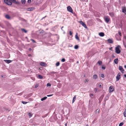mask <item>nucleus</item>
Returning a JSON list of instances; mask_svg holds the SVG:
<instances>
[{
    "mask_svg": "<svg viewBox=\"0 0 126 126\" xmlns=\"http://www.w3.org/2000/svg\"><path fill=\"white\" fill-rule=\"evenodd\" d=\"M104 19L107 23H110V20L109 16H105L104 17Z\"/></svg>",
    "mask_w": 126,
    "mask_h": 126,
    "instance_id": "f257e3e1",
    "label": "nucleus"
},
{
    "mask_svg": "<svg viewBox=\"0 0 126 126\" xmlns=\"http://www.w3.org/2000/svg\"><path fill=\"white\" fill-rule=\"evenodd\" d=\"M121 48V47L119 45H118L117 47H115V52L117 54H119L121 52V51L120 49Z\"/></svg>",
    "mask_w": 126,
    "mask_h": 126,
    "instance_id": "f03ea898",
    "label": "nucleus"
},
{
    "mask_svg": "<svg viewBox=\"0 0 126 126\" xmlns=\"http://www.w3.org/2000/svg\"><path fill=\"white\" fill-rule=\"evenodd\" d=\"M114 90V88L113 86H110L109 88V91L110 93L113 92Z\"/></svg>",
    "mask_w": 126,
    "mask_h": 126,
    "instance_id": "7ed1b4c3",
    "label": "nucleus"
},
{
    "mask_svg": "<svg viewBox=\"0 0 126 126\" xmlns=\"http://www.w3.org/2000/svg\"><path fill=\"white\" fill-rule=\"evenodd\" d=\"M4 2L7 4L9 5H11L12 4V2L8 0H4Z\"/></svg>",
    "mask_w": 126,
    "mask_h": 126,
    "instance_id": "20e7f679",
    "label": "nucleus"
},
{
    "mask_svg": "<svg viewBox=\"0 0 126 126\" xmlns=\"http://www.w3.org/2000/svg\"><path fill=\"white\" fill-rule=\"evenodd\" d=\"M67 10L68 11L73 13V10L70 6H68L67 7Z\"/></svg>",
    "mask_w": 126,
    "mask_h": 126,
    "instance_id": "39448f33",
    "label": "nucleus"
},
{
    "mask_svg": "<svg viewBox=\"0 0 126 126\" xmlns=\"http://www.w3.org/2000/svg\"><path fill=\"white\" fill-rule=\"evenodd\" d=\"M81 24L83 27L85 28H87V27L86 26V24L84 23V22L82 21H80L79 22Z\"/></svg>",
    "mask_w": 126,
    "mask_h": 126,
    "instance_id": "423d86ee",
    "label": "nucleus"
},
{
    "mask_svg": "<svg viewBox=\"0 0 126 126\" xmlns=\"http://www.w3.org/2000/svg\"><path fill=\"white\" fill-rule=\"evenodd\" d=\"M120 74V73H119L116 77V81H118L121 78Z\"/></svg>",
    "mask_w": 126,
    "mask_h": 126,
    "instance_id": "0eeeda50",
    "label": "nucleus"
},
{
    "mask_svg": "<svg viewBox=\"0 0 126 126\" xmlns=\"http://www.w3.org/2000/svg\"><path fill=\"white\" fill-rule=\"evenodd\" d=\"M122 10L123 12L125 13H126V7L123 6L122 7Z\"/></svg>",
    "mask_w": 126,
    "mask_h": 126,
    "instance_id": "6e6552de",
    "label": "nucleus"
},
{
    "mask_svg": "<svg viewBox=\"0 0 126 126\" xmlns=\"http://www.w3.org/2000/svg\"><path fill=\"white\" fill-rule=\"evenodd\" d=\"M119 70L121 71V72L122 73H123V72L124 71V70L123 68L121 66H119Z\"/></svg>",
    "mask_w": 126,
    "mask_h": 126,
    "instance_id": "1a4fd4ad",
    "label": "nucleus"
},
{
    "mask_svg": "<svg viewBox=\"0 0 126 126\" xmlns=\"http://www.w3.org/2000/svg\"><path fill=\"white\" fill-rule=\"evenodd\" d=\"M35 9V8L34 7H32L30 8H28L27 9V10L28 11H32L34 10Z\"/></svg>",
    "mask_w": 126,
    "mask_h": 126,
    "instance_id": "9d476101",
    "label": "nucleus"
},
{
    "mask_svg": "<svg viewBox=\"0 0 126 126\" xmlns=\"http://www.w3.org/2000/svg\"><path fill=\"white\" fill-rule=\"evenodd\" d=\"M40 65L42 66H46V64L44 62H41L40 63Z\"/></svg>",
    "mask_w": 126,
    "mask_h": 126,
    "instance_id": "9b49d317",
    "label": "nucleus"
},
{
    "mask_svg": "<svg viewBox=\"0 0 126 126\" xmlns=\"http://www.w3.org/2000/svg\"><path fill=\"white\" fill-rule=\"evenodd\" d=\"M114 62L116 64H117L118 62V58H116L114 59Z\"/></svg>",
    "mask_w": 126,
    "mask_h": 126,
    "instance_id": "f8f14e48",
    "label": "nucleus"
},
{
    "mask_svg": "<svg viewBox=\"0 0 126 126\" xmlns=\"http://www.w3.org/2000/svg\"><path fill=\"white\" fill-rule=\"evenodd\" d=\"M108 42L112 44L113 43V41L112 39H109L107 40Z\"/></svg>",
    "mask_w": 126,
    "mask_h": 126,
    "instance_id": "ddd939ff",
    "label": "nucleus"
},
{
    "mask_svg": "<svg viewBox=\"0 0 126 126\" xmlns=\"http://www.w3.org/2000/svg\"><path fill=\"white\" fill-rule=\"evenodd\" d=\"M78 34L77 33H76V35L75 36V38L77 39L79 41L80 39L79 37L78 36Z\"/></svg>",
    "mask_w": 126,
    "mask_h": 126,
    "instance_id": "4468645a",
    "label": "nucleus"
},
{
    "mask_svg": "<svg viewBox=\"0 0 126 126\" xmlns=\"http://www.w3.org/2000/svg\"><path fill=\"white\" fill-rule=\"evenodd\" d=\"M4 61L6 63H9L12 62V61L9 60H4Z\"/></svg>",
    "mask_w": 126,
    "mask_h": 126,
    "instance_id": "2eb2a0df",
    "label": "nucleus"
},
{
    "mask_svg": "<svg viewBox=\"0 0 126 126\" xmlns=\"http://www.w3.org/2000/svg\"><path fill=\"white\" fill-rule=\"evenodd\" d=\"M5 18L8 19H11V17L10 16L8 15H6L5 16Z\"/></svg>",
    "mask_w": 126,
    "mask_h": 126,
    "instance_id": "dca6fc26",
    "label": "nucleus"
},
{
    "mask_svg": "<svg viewBox=\"0 0 126 126\" xmlns=\"http://www.w3.org/2000/svg\"><path fill=\"white\" fill-rule=\"evenodd\" d=\"M99 34L100 36L101 37L103 36L104 35V33L102 32L99 33Z\"/></svg>",
    "mask_w": 126,
    "mask_h": 126,
    "instance_id": "f3484780",
    "label": "nucleus"
},
{
    "mask_svg": "<svg viewBox=\"0 0 126 126\" xmlns=\"http://www.w3.org/2000/svg\"><path fill=\"white\" fill-rule=\"evenodd\" d=\"M104 95V94L102 95L99 98V100H100L101 101L102 100V99H103Z\"/></svg>",
    "mask_w": 126,
    "mask_h": 126,
    "instance_id": "a211bd4d",
    "label": "nucleus"
},
{
    "mask_svg": "<svg viewBox=\"0 0 126 126\" xmlns=\"http://www.w3.org/2000/svg\"><path fill=\"white\" fill-rule=\"evenodd\" d=\"M76 97V95H75L74 96V97H73V101H72V103H73L75 101Z\"/></svg>",
    "mask_w": 126,
    "mask_h": 126,
    "instance_id": "6ab92c4d",
    "label": "nucleus"
},
{
    "mask_svg": "<svg viewBox=\"0 0 126 126\" xmlns=\"http://www.w3.org/2000/svg\"><path fill=\"white\" fill-rule=\"evenodd\" d=\"M21 30L22 32H24L26 33L27 32V31L24 29H21Z\"/></svg>",
    "mask_w": 126,
    "mask_h": 126,
    "instance_id": "aec40b11",
    "label": "nucleus"
},
{
    "mask_svg": "<svg viewBox=\"0 0 126 126\" xmlns=\"http://www.w3.org/2000/svg\"><path fill=\"white\" fill-rule=\"evenodd\" d=\"M109 14L112 17L114 16V14L113 13L111 12H109Z\"/></svg>",
    "mask_w": 126,
    "mask_h": 126,
    "instance_id": "412c9836",
    "label": "nucleus"
},
{
    "mask_svg": "<svg viewBox=\"0 0 126 126\" xmlns=\"http://www.w3.org/2000/svg\"><path fill=\"white\" fill-rule=\"evenodd\" d=\"M97 78V76L95 74L93 76V78L94 79H96Z\"/></svg>",
    "mask_w": 126,
    "mask_h": 126,
    "instance_id": "4be33fe9",
    "label": "nucleus"
},
{
    "mask_svg": "<svg viewBox=\"0 0 126 126\" xmlns=\"http://www.w3.org/2000/svg\"><path fill=\"white\" fill-rule=\"evenodd\" d=\"M47 98V97L46 96H45L43 98H42L41 99V101H43L44 100H46Z\"/></svg>",
    "mask_w": 126,
    "mask_h": 126,
    "instance_id": "5701e85b",
    "label": "nucleus"
},
{
    "mask_svg": "<svg viewBox=\"0 0 126 126\" xmlns=\"http://www.w3.org/2000/svg\"><path fill=\"white\" fill-rule=\"evenodd\" d=\"M21 1L22 3V4H24L26 2V0H21Z\"/></svg>",
    "mask_w": 126,
    "mask_h": 126,
    "instance_id": "b1692460",
    "label": "nucleus"
},
{
    "mask_svg": "<svg viewBox=\"0 0 126 126\" xmlns=\"http://www.w3.org/2000/svg\"><path fill=\"white\" fill-rule=\"evenodd\" d=\"M98 63L100 65H101L102 64V62L101 61H98Z\"/></svg>",
    "mask_w": 126,
    "mask_h": 126,
    "instance_id": "393cba45",
    "label": "nucleus"
},
{
    "mask_svg": "<svg viewBox=\"0 0 126 126\" xmlns=\"http://www.w3.org/2000/svg\"><path fill=\"white\" fill-rule=\"evenodd\" d=\"M39 83H36V85H35V88H36L37 87H38V86H39Z\"/></svg>",
    "mask_w": 126,
    "mask_h": 126,
    "instance_id": "a878e982",
    "label": "nucleus"
},
{
    "mask_svg": "<svg viewBox=\"0 0 126 126\" xmlns=\"http://www.w3.org/2000/svg\"><path fill=\"white\" fill-rule=\"evenodd\" d=\"M74 48L75 49H77L79 48V46L78 45H76L75 46Z\"/></svg>",
    "mask_w": 126,
    "mask_h": 126,
    "instance_id": "bb28decb",
    "label": "nucleus"
},
{
    "mask_svg": "<svg viewBox=\"0 0 126 126\" xmlns=\"http://www.w3.org/2000/svg\"><path fill=\"white\" fill-rule=\"evenodd\" d=\"M61 86V85L60 83H58L57 85V87L59 88H60Z\"/></svg>",
    "mask_w": 126,
    "mask_h": 126,
    "instance_id": "cd10ccee",
    "label": "nucleus"
},
{
    "mask_svg": "<svg viewBox=\"0 0 126 126\" xmlns=\"http://www.w3.org/2000/svg\"><path fill=\"white\" fill-rule=\"evenodd\" d=\"M60 64V63L59 62H57L56 64V66H59Z\"/></svg>",
    "mask_w": 126,
    "mask_h": 126,
    "instance_id": "c85d7f7f",
    "label": "nucleus"
},
{
    "mask_svg": "<svg viewBox=\"0 0 126 126\" xmlns=\"http://www.w3.org/2000/svg\"><path fill=\"white\" fill-rule=\"evenodd\" d=\"M38 78L40 79H42L43 77L41 75H39L38 76Z\"/></svg>",
    "mask_w": 126,
    "mask_h": 126,
    "instance_id": "c756f323",
    "label": "nucleus"
},
{
    "mask_svg": "<svg viewBox=\"0 0 126 126\" xmlns=\"http://www.w3.org/2000/svg\"><path fill=\"white\" fill-rule=\"evenodd\" d=\"M123 113L124 117H126V111L125 110Z\"/></svg>",
    "mask_w": 126,
    "mask_h": 126,
    "instance_id": "7c9ffc66",
    "label": "nucleus"
},
{
    "mask_svg": "<svg viewBox=\"0 0 126 126\" xmlns=\"http://www.w3.org/2000/svg\"><path fill=\"white\" fill-rule=\"evenodd\" d=\"M106 67L105 66H104L103 65L101 67V68L103 70H105V69Z\"/></svg>",
    "mask_w": 126,
    "mask_h": 126,
    "instance_id": "2f4dec72",
    "label": "nucleus"
},
{
    "mask_svg": "<svg viewBox=\"0 0 126 126\" xmlns=\"http://www.w3.org/2000/svg\"><path fill=\"white\" fill-rule=\"evenodd\" d=\"M28 102L24 101H22V103L23 104H24L27 103Z\"/></svg>",
    "mask_w": 126,
    "mask_h": 126,
    "instance_id": "473e14b6",
    "label": "nucleus"
},
{
    "mask_svg": "<svg viewBox=\"0 0 126 126\" xmlns=\"http://www.w3.org/2000/svg\"><path fill=\"white\" fill-rule=\"evenodd\" d=\"M28 115L30 117H31L32 115V114L31 113H29L28 114Z\"/></svg>",
    "mask_w": 126,
    "mask_h": 126,
    "instance_id": "72a5a7b5",
    "label": "nucleus"
},
{
    "mask_svg": "<svg viewBox=\"0 0 126 126\" xmlns=\"http://www.w3.org/2000/svg\"><path fill=\"white\" fill-rule=\"evenodd\" d=\"M124 123L123 122L119 124V126H122L123 125Z\"/></svg>",
    "mask_w": 126,
    "mask_h": 126,
    "instance_id": "f704fd0d",
    "label": "nucleus"
},
{
    "mask_svg": "<svg viewBox=\"0 0 126 126\" xmlns=\"http://www.w3.org/2000/svg\"><path fill=\"white\" fill-rule=\"evenodd\" d=\"M118 33L119 35L120 36H121V31H119L118 32Z\"/></svg>",
    "mask_w": 126,
    "mask_h": 126,
    "instance_id": "c9c22d12",
    "label": "nucleus"
},
{
    "mask_svg": "<svg viewBox=\"0 0 126 126\" xmlns=\"http://www.w3.org/2000/svg\"><path fill=\"white\" fill-rule=\"evenodd\" d=\"M30 40L31 41H32L34 43H36V41L34 40H33L32 39H31Z\"/></svg>",
    "mask_w": 126,
    "mask_h": 126,
    "instance_id": "e433bc0d",
    "label": "nucleus"
},
{
    "mask_svg": "<svg viewBox=\"0 0 126 126\" xmlns=\"http://www.w3.org/2000/svg\"><path fill=\"white\" fill-rule=\"evenodd\" d=\"M101 76L102 78H104V76L103 74H102L101 75Z\"/></svg>",
    "mask_w": 126,
    "mask_h": 126,
    "instance_id": "4c0bfd02",
    "label": "nucleus"
},
{
    "mask_svg": "<svg viewBox=\"0 0 126 126\" xmlns=\"http://www.w3.org/2000/svg\"><path fill=\"white\" fill-rule=\"evenodd\" d=\"M31 2V0H28L27 1V2L28 3H30Z\"/></svg>",
    "mask_w": 126,
    "mask_h": 126,
    "instance_id": "58836bf2",
    "label": "nucleus"
},
{
    "mask_svg": "<svg viewBox=\"0 0 126 126\" xmlns=\"http://www.w3.org/2000/svg\"><path fill=\"white\" fill-rule=\"evenodd\" d=\"M61 61L62 62H64L65 61V60L64 58H63L61 60Z\"/></svg>",
    "mask_w": 126,
    "mask_h": 126,
    "instance_id": "ea45409f",
    "label": "nucleus"
},
{
    "mask_svg": "<svg viewBox=\"0 0 126 126\" xmlns=\"http://www.w3.org/2000/svg\"><path fill=\"white\" fill-rule=\"evenodd\" d=\"M10 1L14 3H15V2H16V0H10Z\"/></svg>",
    "mask_w": 126,
    "mask_h": 126,
    "instance_id": "a19ab883",
    "label": "nucleus"
},
{
    "mask_svg": "<svg viewBox=\"0 0 126 126\" xmlns=\"http://www.w3.org/2000/svg\"><path fill=\"white\" fill-rule=\"evenodd\" d=\"M14 3H15V4H17V5H18L19 4V2H18V1L17 2L16 1V2H15Z\"/></svg>",
    "mask_w": 126,
    "mask_h": 126,
    "instance_id": "79ce46f5",
    "label": "nucleus"
},
{
    "mask_svg": "<svg viewBox=\"0 0 126 126\" xmlns=\"http://www.w3.org/2000/svg\"><path fill=\"white\" fill-rule=\"evenodd\" d=\"M69 34L70 35H72V33L71 31H70L69 32Z\"/></svg>",
    "mask_w": 126,
    "mask_h": 126,
    "instance_id": "37998d69",
    "label": "nucleus"
},
{
    "mask_svg": "<svg viewBox=\"0 0 126 126\" xmlns=\"http://www.w3.org/2000/svg\"><path fill=\"white\" fill-rule=\"evenodd\" d=\"M51 85L49 83H48L47 84V86H50Z\"/></svg>",
    "mask_w": 126,
    "mask_h": 126,
    "instance_id": "c03bdc74",
    "label": "nucleus"
},
{
    "mask_svg": "<svg viewBox=\"0 0 126 126\" xmlns=\"http://www.w3.org/2000/svg\"><path fill=\"white\" fill-rule=\"evenodd\" d=\"M53 95V94H50V95H47V96L48 97H49V96H52V95Z\"/></svg>",
    "mask_w": 126,
    "mask_h": 126,
    "instance_id": "a18cd8bd",
    "label": "nucleus"
},
{
    "mask_svg": "<svg viewBox=\"0 0 126 126\" xmlns=\"http://www.w3.org/2000/svg\"><path fill=\"white\" fill-rule=\"evenodd\" d=\"M94 91L95 92H96L97 91V89L96 88H95L94 89Z\"/></svg>",
    "mask_w": 126,
    "mask_h": 126,
    "instance_id": "49530a36",
    "label": "nucleus"
},
{
    "mask_svg": "<svg viewBox=\"0 0 126 126\" xmlns=\"http://www.w3.org/2000/svg\"><path fill=\"white\" fill-rule=\"evenodd\" d=\"M88 80L87 79H85V83L86 82H88Z\"/></svg>",
    "mask_w": 126,
    "mask_h": 126,
    "instance_id": "de8ad7c7",
    "label": "nucleus"
},
{
    "mask_svg": "<svg viewBox=\"0 0 126 126\" xmlns=\"http://www.w3.org/2000/svg\"><path fill=\"white\" fill-rule=\"evenodd\" d=\"M29 51H31L32 50V49L31 48H29Z\"/></svg>",
    "mask_w": 126,
    "mask_h": 126,
    "instance_id": "09e8293b",
    "label": "nucleus"
},
{
    "mask_svg": "<svg viewBox=\"0 0 126 126\" xmlns=\"http://www.w3.org/2000/svg\"><path fill=\"white\" fill-rule=\"evenodd\" d=\"M124 45L125 46V47L126 48V45H125V44H124Z\"/></svg>",
    "mask_w": 126,
    "mask_h": 126,
    "instance_id": "8fccbe9b",
    "label": "nucleus"
},
{
    "mask_svg": "<svg viewBox=\"0 0 126 126\" xmlns=\"http://www.w3.org/2000/svg\"><path fill=\"white\" fill-rule=\"evenodd\" d=\"M99 87L100 88H101V85L100 84L99 85Z\"/></svg>",
    "mask_w": 126,
    "mask_h": 126,
    "instance_id": "3c124183",
    "label": "nucleus"
},
{
    "mask_svg": "<svg viewBox=\"0 0 126 126\" xmlns=\"http://www.w3.org/2000/svg\"><path fill=\"white\" fill-rule=\"evenodd\" d=\"M90 95L93 96V94H90Z\"/></svg>",
    "mask_w": 126,
    "mask_h": 126,
    "instance_id": "603ef678",
    "label": "nucleus"
},
{
    "mask_svg": "<svg viewBox=\"0 0 126 126\" xmlns=\"http://www.w3.org/2000/svg\"><path fill=\"white\" fill-rule=\"evenodd\" d=\"M40 68V67L39 68V70H41V68Z\"/></svg>",
    "mask_w": 126,
    "mask_h": 126,
    "instance_id": "864d4df0",
    "label": "nucleus"
},
{
    "mask_svg": "<svg viewBox=\"0 0 126 126\" xmlns=\"http://www.w3.org/2000/svg\"><path fill=\"white\" fill-rule=\"evenodd\" d=\"M105 99L106 100H108V98H107V97H106L105 98Z\"/></svg>",
    "mask_w": 126,
    "mask_h": 126,
    "instance_id": "5fc2aeb1",
    "label": "nucleus"
},
{
    "mask_svg": "<svg viewBox=\"0 0 126 126\" xmlns=\"http://www.w3.org/2000/svg\"><path fill=\"white\" fill-rule=\"evenodd\" d=\"M46 17V16H45V17H43L42 19H43V18H44L45 17Z\"/></svg>",
    "mask_w": 126,
    "mask_h": 126,
    "instance_id": "6e6d98bb",
    "label": "nucleus"
},
{
    "mask_svg": "<svg viewBox=\"0 0 126 126\" xmlns=\"http://www.w3.org/2000/svg\"><path fill=\"white\" fill-rule=\"evenodd\" d=\"M97 110H98V111H99V110H96V112H97Z\"/></svg>",
    "mask_w": 126,
    "mask_h": 126,
    "instance_id": "4d7b16f0",
    "label": "nucleus"
},
{
    "mask_svg": "<svg viewBox=\"0 0 126 126\" xmlns=\"http://www.w3.org/2000/svg\"><path fill=\"white\" fill-rule=\"evenodd\" d=\"M124 67L126 69V65H125L124 66Z\"/></svg>",
    "mask_w": 126,
    "mask_h": 126,
    "instance_id": "13d9d810",
    "label": "nucleus"
},
{
    "mask_svg": "<svg viewBox=\"0 0 126 126\" xmlns=\"http://www.w3.org/2000/svg\"><path fill=\"white\" fill-rule=\"evenodd\" d=\"M124 76L125 77H126V74L124 75Z\"/></svg>",
    "mask_w": 126,
    "mask_h": 126,
    "instance_id": "bf43d9fd",
    "label": "nucleus"
},
{
    "mask_svg": "<svg viewBox=\"0 0 126 126\" xmlns=\"http://www.w3.org/2000/svg\"><path fill=\"white\" fill-rule=\"evenodd\" d=\"M52 72L54 73H56V72Z\"/></svg>",
    "mask_w": 126,
    "mask_h": 126,
    "instance_id": "052dcab7",
    "label": "nucleus"
},
{
    "mask_svg": "<svg viewBox=\"0 0 126 126\" xmlns=\"http://www.w3.org/2000/svg\"><path fill=\"white\" fill-rule=\"evenodd\" d=\"M63 27H62L61 28V29H62V28H63Z\"/></svg>",
    "mask_w": 126,
    "mask_h": 126,
    "instance_id": "680f3d73",
    "label": "nucleus"
},
{
    "mask_svg": "<svg viewBox=\"0 0 126 126\" xmlns=\"http://www.w3.org/2000/svg\"><path fill=\"white\" fill-rule=\"evenodd\" d=\"M63 27H62L61 28V29H62V28H63Z\"/></svg>",
    "mask_w": 126,
    "mask_h": 126,
    "instance_id": "e2e57ef3",
    "label": "nucleus"
},
{
    "mask_svg": "<svg viewBox=\"0 0 126 126\" xmlns=\"http://www.w3.org/2000/svg\"><path fill=\"white\" fill-rule=\"evenodd\" d=\"M65 126H66V124H65Z\"/></svg>",
    "mask_w": 126,
    "mask_h": 126,
    "instance_id": "0e129e2a",
    "label": "nucleus"
},
{
    "mask_svg": "<svg viewBox=\"0 0 126 126\" xmlns=\"http://www.w3.org/2000/svg\"><path fill=\"white\" fill-rule=\"evenodd\" d=\"M125 39H126V37H125Z\"/></svg>",
    "mask_w": 126,
    "mask_h": 126,
    "instance_id": "69168bd1",
    "label": "nucleus"
},
{
    "mask_svg": "<svg viewBox=\"0 0 126 126\" xmlns=\"http://www.w3.org/2000/svg\"><path fill=\"white\" fill-rule=\"evenodd\" d=\"M120 27H121V28H122V26H121Z\"/></svg>",
    "mask_w": 126,
    "mask_h": 126,
    "instance_id": "338daca9",
    "label": "nucleus"
},
{
    "mask_svg": "<svg viewBox=\"0 0 126 126\" xmlns=\"http://www.w3.org/2000/svg\"><path fill=\"white\" fill-rule=\"evenodd\" d=\"M95 121V120H94V121Z\"/></svg>",
    "mask_w": 126,
    "mask_h": 126,
    "instance_id": "774afa93",
    "label": "nucleus"
}]
</instances>
